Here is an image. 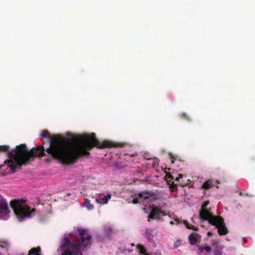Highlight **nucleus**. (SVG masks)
Segmentation results:
<instances>
[{"mask_svg":"<svg viewBox=\"0 0 255 255\" xmlns=\"http://www.w3.org/2000/svg\"><path fill=\"white\" fill-rule=\"evenodd\" d=\"M181 117L185 119H186V120H189V118L187 116V115L185 113H182L181 114Z\"/></svg>","mask_w":255,"mask_h":255,"instance_id":"obj_26","label":"nucleus"},{"mask_svg":"<svg viewBox=\"0 0 255 255\" xmlns=\"http://www.w3.org/2000/svg\"><path fill=\"white\" fill-rule=\"evenodd\" d=\"M196 235L195 233H192L188 237L189 242L191 245H194L197 242V239L195 237Z\"/></svg>","mask_w":255,"mask_h":255,"instance_id":"obj_15","label":"nucleus"},{"mask_svg":"<svg viewBox=\"0 0 255 255\" xmlns=\"http://www.w3.org/2000/svg\"><path fill=\"white\" fill-rule=\"evenodd\" d=\"M183 223L184 224V225H185V226H186L187 225L189 224L188 222L187 221H186V220L184 221Z\"/></svg>","mask_w":255,"mask_h":255,"instance_id":"obj_29","label":"nucleus"},{"mask_svg":"<svg viewBox=\"0 0 255 255\" xmlns=\"http://www.w3.org/2000/svg\"><path fill=\"white\" fill-rule=\"evenodd\" d=\"M84 205L88 210H92L94 208L93 205L91 204L90 201L87 199L86 200Z\"/></svg>","mask_w":255,"mask_h":255,"instance_id":"obj_18","label":"nucleus"},{"mask_svg":"<svg viewBox=\"0 0 255 255\" xmlns=\"http://www.w3.org/2000/svg\"><path fill=\"white\" fill-rule=\"evenodd\" d=\"M41 250L40 247L33 248L29 251L28 255H41Z\"/></svg>","mask_w":255,"mask_h":255,"instance_id":"obj_13","label":"nucleus"},{"mask_svg":"<svg viewBox=\"0 0 255 255\" xmlns=\"http://www.w3.org/2000/svg\"><path fill=\"white\" fill-rule=\"evenodd\" d=\"M0 212L4 214L8 213L7 204L3 199L0 200Z\"/></svg>","mask_w":255,"mask_h":255,"instance_id":"obj_11","label":"nucleus"},{"mask_svg":"<svg viewBox=\"0 0 255 255\" xmlns=\"http://www.w3.org/2000/svg\"><path fill=\"white\" fill-rule=\"evenodd\" d=\"M79 235L76 237L77 242L75 243L71 241L68 237H65L60 246L61 255H83L82 247L87 248L91 246L92 237L88 235L86 237V231L84 229H79Z\"/></svg>","mask_w":255,"mask_h":255,"instance_id":"obj_3","label":"nucleus"},{"mask_svg":"<svg viewBox=\"0 0 255 255\" xmlns=\"http://www.w3.org/2000/svg\"><path fill=\"white\" fill-rule=\"evenodd\" d=\"M170 224H171V225H173L174 224V222L173 221H170Z\"/></svg>","mask_w":255,"mask_h":255,"instance_id":"obj_35","label":"nucleus"},{"mask_svg":"<svg viewBox=\"0 0 255 255\" xmlns=\"http://www.w3.org/2000/svg\"><path fill=\"white\" fill-rule=\"evenodd\" d=\"M173 179V177L171 175H166V180L169 185L170 188L174 189L176 187V185L174 184L173 181H171V180Z\"/></svg>","mask_w":255,"mask_h":255,"instance_id":"obj_14","label":"nucleus"},{"mask_svg":"<svg viewBox=\"0 0 255 255\" xmlns=\"http://www.w3.org/2000/svg\"><path fill=\"white\" fill-rule=\"evenodd\" d=\"M132 252V250L129 249H125L123 250V252H124V253H131Z\"/></svg>","mask_w":255,"mask_h":255,"instance_id":"obj_27","label":"nucleus"},{"mask_svg":"<svg viewBox=\"0 0 255 255\" xmlns=\"http://www.w3.org/2000/svg\"><path fill=\"white\" fill-rule=\"evenodd\" d=\"M67 135H71L73 140L69 144H67L66 138L61 135H57L50 138V133L46 129L43 130L41 135L43 138L47 137L50 139L49 146L46 149L43 148V151L45 150L53 158L64 165L73 164L81 157L89 156L90 152L89 151L94 147L103 149L118 146L117 143L109 140L100 142L95 133L79 135H72L68 133Z\"/></svg>","mask_w":255,"mask_h":255,"instance_id":"obj_1","label":"nucleus"},{"mask_svg":"<svg viewBox=\"0 0 255 255\" xmlns=\"http://www.w3.org/2000/svg\"><path fill=\"white\" fill-rule=\"evenodd\" d=\"M9 246H10L9 243L7 241H0V247L1 249L5 250L6 251H7L9 249Z\"/></svg>","mask_w":255,"mask_h":255,"instance_id":"obj_16","label":"nucleus"},{"mask_svg":"<svg viewBox=\"0 0 255 255\" xmlns=\"http://www.w3.org/2000/svg\"><path fill=\"white\" fill-rule=\"evenodd\" d=\"M43 150L42 146L33 147L28 150L25 144H21L17 145L11 152L9 151V146L0 145V152H6L9 158L4 161V164L10 168L12 173H15L16 169H20L22 165L28 163L35 157L45 156L46 154Z\"/></svg>","mask_w":255,"mask_h":255,"instance_id":"obj_2","label":"nucleus"},{"mask_svg":"<svg viewBox=\"0 0 255 255\" xmlns=\"http://www.w3.org/2000/svg\"><path fill=\"white\" fill-rule=\"evenodd\" d=\"M180 185H181V186H183H183H184L186 185H187V184H186V183H180Z\"/></svg>","mask_w":255,"mask_h":255,"instance_id":"obj_30","label":"nucleus"},{"mask_svg":"<svg viewBox=\"0 0 255 255\" xmlns=\"http://www.w3.org/2000/svg\"><path fill=\"white\" fill-rule=\"evenodd\" d=\"M190 226H191V225H190V224H188V225H187L186 226V227L187 229H188V227H190Z\"/></svg>","mask_w":255,"mask_h":255,"instance_id":"obj_33","label":"nucleus"},{"mask_svg":"<svg viewBox=\"0 0 255 255\" xmlns=\"http://www.w3.org/2000/svg\"><path fill=\"white\" fill-rule=\"evenodd\" d=\"M154 230L152 228H146L145 229L144 235L147 241L150 243H154Z\"/></svg>","mask_w":255,"mask_h":255,"instance_id":"obj_9","label":"nucleus"},{"mask_svg":"<svg viewBox=\"0 0 255 255\" xmlns=\"http://www.w3.org/2000/svg\"><path fill=\"white\" fill-rule=\"evenodd\" d=\"M204 249L208 253H210L212 250L211 247L209 246L204 247Z\"/></svg>","mask_w":255,"mask_h":255,"instance_id":"obj_21","label":"nucleus"},{"mask_svg":"<svg viewBox=\"0 0 255 255\" xmlns=\"http://www.w3.org/2000/svg\"><path fill=\"white\" fill-rule=\"evenodd\" d=\"M131 245L132 246H135V245H134L133 243L131 244Z\"/></svg>","mask_w":255,"mask_h":255,"instance_id":"obj_36","label":"nucleus"},{"mask_svg":"<svg viewBox=\"0 0 255 255\" xmlns=\"http://www.w3.org/2000/svg\"><path fill=\"white\" fill-rule=\"evenodd\" d=\"M111 197L112 195L111 194H108L107 195L104 196L103 197L99 195L96 198V202L100 204H106L108 203V201L111 198Z\"/></svg>","mask_w":255,"mask_h":255,"instance_id":"obj_10","label":"nucleus"},{"mask_svg":"<svg viewBox=\"0 0 255 255\" xmlns=\"http://www.w3.org/2000/svg\"><path fill=\"white\" fill-rule=\"evenodd\" d=\"M137 196L139 199L145 200L149 198H152L150 201H154L157 199L156 194L155 192L152 191H142L137 194Z\"/></svg>","mask_w":255,"mask_h":255,"instance_id":"obj_7","label":"nucleus"},{"mask_svg":"<svg viewBox=\"0 0 255 255\" xmlns=\"http://www.w3.org/2000/svg\"><path fill=\"white\" fill-rule=\"evenodd\" d=\"M181 245L180 241L179 240H177L174 244V248H177Z\"/></svg>","mask_w":255,"mask_h":255,"instance_id":"obj_20","label":"nucleus"},{"mask_svg":"<svg viewBox=\"0 0 255 255\" xmlns=\"http://www.w3.org/2000/svg\"><path fill=\"white\" fill-rule=\"evenodd\" d=\"M11 206L20 221L23 220L25 217H31L32 211H30V207L26 204L24 200H14L11 202Z\"/></svg>","mask_w":255,"mask_h":255,"instance_id":"obj_4","label":"nucleus"},{"mask_svg":"<svg viewBox=\"0 0 255 255\" xmlns=\"http://www.w3.org/2000/svg\"><path fill=\"white\" fill-rule=\"evenodd\" d=\"M139 198L138 197V198H134L133 200H132V203L134 204H138V203H140V202L139 201Z\"/></svg>","mask_w":255,"mask_h":255,"instance_id":"obj_23","label":"nucleus"},{"mask_svg":"<svg viewBox=\"0 0 255 255\" xmlns=\"http://www.w3.org/2000/svg\"><path fill=\"white\" fill-rule=\"evenodd\" d=\"M171 163H174V159L172 157H171Z\"/></svg>","mask_w":255,"mask_h":255,"instance_id":"obj_32","label":"nucleus"},{"mask_svg":"<svg viewBox=\"0 0 255 255\" xmlns=\"http://www.w3.org/2000/svg\"><path fill=\"white\" fill-rule=\"evenodd\" d=\"M136 248L138 250V253L140 255H150L147 252L146 249L143 245L138 244L136 245Z\"/></svg>","mask_w":255,"mask_h":255,"instance_id":"obj_12","label":"nucleus"},{"mask_svg":"<svg viewBox=\"0 0 255 255\" xmlns=\"http://www.w3.org/2000/svg\"><path fill=\"white\" fill-rule=\"evenodd\" d=\"M151 211L148 216V221L150 222L151 219H155L158 221L162 220L160 216H166L167 214L163 211L160 207L151 206Z\"/></svg>","mask_w":255,"mask_h":255,"instance_id":"obj_6","label":"nucleus"},{"mask_svg":"<svg viewBox=\"0 0 255 255\" xmlns=\"http://www.w3.org/2000/svg\"><path fill=\"white\" fill-rule=\"evenodd\" d=\"M215 223L216 225H212L218 229V232L220 235H225L228 233V229L224 223V220L222 217L220 216V219H218Z\"/></svg>","mask_w":255,"mask_h":255,"instance_id":"obj_8","label":"nucleus"},{"mask_svg":"<svg viewBox=\"0 0 255 255\" xmlns=\"http://www.w3.org/2000/svg\"><path fill=\"white\" fill-rule=\"evenodd\" d=\"M183 177V175L180 174L179 175V177L176 178L175 180L179 181L180 179H182Z\"/></svg>","mask_w":255,"mask_h":255,"instance_id":"obj_28","label":"nucleus"},{"mask_svg":"<svg viewBox=\"0 0 255 255\" xmlns=\"http://www.w3.org/2000/svg\"><path fill=\"white\" fill-rule=\"evenodd\" d=\"M209 202L208 201H205L203 203V204L202 205L201 209V210H204V209H207V206L209 204Z\"/></svg>","mask_w":255,"mask_h":255,"instance_id":"obj_19","label":"nucleus"},{"mask_svg":"<svg viewBox=\"0 0 255 255\" xmlns=\"http://www.w3.org/2000/svg\"><path fill=\"white\" fill-rule=\"evenodd\" d=\"M213 186V182L211 180H209L205 182L202 185V188L205 189H209Z\"/></svg>","mask_w":255,"mask_h":255,"instance_id":"obj_17","label":"nucleus"},{"mask_svg":"<svg viewBox=\"0 0 255 255\" xmlns=\"http://www.w3.org/2000/svg\"><path fill=\"white\" fill-rule=\"evenodd\" d=\"M207 235H208V236H212L213 233H211V232H209L208 233Z\"/></svg>","mask_w":255,"mask_h":255,"instance_id":"obj_31","label":"nucleus"},{"mask_svg":"<svg viewBox=\"0 0 255 255\" xmlns=\"http://www.w3.org/2000/svg\"><path fill=\"white\" fill-rule=\"evenodd\" d=\"M188 229H191V230L196 231L198 230V228L194 225H191L190 227H188Z\"/></svg>","mask_w":255,"mask_h":255,"instance_id":"obj_22","label":"nucleus"},{"mask_svg":"<svg viewBox=\"0 0 255 255\" xmlns=\"http://www.w3.org/2000/svg\"><path fill=\"white\" fill-rule=\"evenodd\" d=\"M4 165H2V164L0 165V169L2 167H4Z\"/></svg>","mask_w":255,"mask_h":255,"instance_id":"obj_34","label":"nucleus"},{"mask_svg":"<svg viewBox=\"0 0 255 255\" xmlns=\"http://www.w3.org/2000/svg\"><path fill=\"white\" fill-rule=\"evenodd\" d=\"M197 247L198 249V250L200 252L202 253L204 251V247H202L199 245H197Z\"/></svg>","mask_w":255,"mask_h":255,"instance_id":"obj_24","label":"nucleus"},{"mask_svg":"<svg viewBox=\"0 0 255 255\" xmlns=\"http://www.w3.org/2000/svg\"><path fill=\"white\" fill-rule=\"evenodd\" d=\"M200 218L202 220L208 221L210 225H216L218 219H220L219 216H213L207 209L201 210L199 214Z\"/></svg>","mask_w":255,"mask_h":255,"instance_id":"obj_5","label":"nucleus"},{"mask_svg":"<svg viewBox=\"0 0 255 255\" xmlns=\"http://www.w3.org/2000/svg\"><path fill=\"white\" fill-rule=\"evenodd\" d=\"M213 255H222V254L220 251L216 250L214 252Z\"/></svg>","mask_w":255,"mask_h":255,"instance_id":"obj_25","label":"nucleus"}]
</instances>
